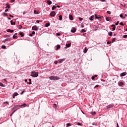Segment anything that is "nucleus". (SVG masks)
Instances as JSON below:
<instances>
[{
    "label": "nucleus",
    "mask_w": 127,
    "mask_h": 127,
    "mask_svg": "<svg viewBox=\"0 0 127 127\" xmlns=\"http://www.w3.org/2000/svg\"><path fill=\"white\" fill-rule=\"evenodd\" d=\"M123 38H127V35H125L123 36Z\"/></svg>",
    "instance_id": "38"
},
{
    "label": "nucleus",
    "mask_w": 127,
    "mask_h": 127,
    "mask_svg": "<svg viewBox=\"0 0 127 127\" xmlns=\"http://www.w3.org/2000/svg\"><path fill=\"white\" fill-rule=\"evenodd\" d=\"M13 30H10V32H11V33H12V32H13Z\"/></svg>",
    "instance_id": "56"
},
{
    "label": "nucleus",
    "mask_w": 127,
    "mask_h": 127,
    "mask_svg": "<svg viewBox=\"0 0 127 127\" xmlns=\"http://www.w3.org/2000/svg\"><path fill=\"white\" fill-rule=\"evenodd\" d=\"M28 84H29V85H31V81H29V82H28Z\"/></svg>",
    "instance_id": "62"
},
{
    "label": "nucleus",
    "mask_w": 127,
    "mask_h": 127,
    "mask_svg": "<svg viewBox=\"0 0 127 127\" xmlns=\"http://www.w3.org/2000/svg\"><path fill=\"white\" fill-rule=\"evenodd\" d=\"M57 35L58 36H60V35H61V34H60V33H57Z\"/></svg>",
    "instance_id": "43"
},
{
    "label": "nucleus",
    "mask_w": 127,
    "mask_h": 127,
    "mask_svg": "<svg viewBox=\"0 0 127 127\" xmlns=\"http://www.w3.org/2000/svg\"><path fill=\"white\" fill-rule=\"evenodd\" d=\"M59 20H62V15H60L59 16Z\"/></svg>",
    "instance_id": "31"
},
{
    "label": "nucleus",
    "mask_w": 127,
    "mask_h": 127,
    "mask_svg": "<svg viewBox=\"0 0 127 127\" xmlns=\"http://www.w3.org/2000/svg\"><path fill=\"white\" fill-rule=\"evenodd\" d=\"M10 23L11 25H15V23L14 22H13L12 20L10 21Z\"/></svg>",
    "instance_id": "20"
},
{
    "label": "nucleus",
    "mask_w": 127,
    "mask_h": 127,
    "mask_svg": "<svg viewBox=\"0 0 127 127\" xmlns=\"http://www.w3.org/2000/svg\"><path fill=\"white\" fill-rule=\"evenodd\" d=\"M126 75H127V72H124L120 74V76H121V77H124V76H126Z\"/></svg>",
    "instance_id": "8"
},
{
    "label": "nucleus",
    "mask_w": 127,
    "mask_h": 127,
    "mask_svg": "<svg viewBox=\"0 0 127 127\" xmlns=\"http://www.w3.org/2000/svg\"><path fill=\"white\" fill-rule=\"evenodd\" d=\"M50 15H51V16H52L53 17L56 15V12L54 11H53L51 12V13L50 14Z\"/></svg>",
    "instance_id": "5"
},
{
    "label": "nucleus",
    "mask_w": 127,
    "mask_h": 127,
    "mask_svg": "<svg viewBox=\"0 0 127 127\" xmlns=\"http://www.w3.org/2000/svg\"><path fill=\"white\" fill-rule=\"evenodd\" d=\"M6 41H10V38L5 39V40H4L3 41V42H4V43H5V42H6Z\"/></svg>",
    "instance_id": "10"
},
{
    "label": "nucleus",
    "mask_w": 127,
    "mask_h": 127,
    "mask_svg": "<svg viewBox=\"0 0 127 127\" xmlns=\"http://www.w3.org/2000/svg\"><path fill=\"white\" fill-rule=\"evenodd\" d=\"M3 14H4V15H6V16H7V13H3Z\"/></svg>",
    "instance_id": "54"
},
{
    "label": "nucleus",
    "mask_w": 127,
    "mask_h": 127,
    "mask_svg": "<svg viewBox=\"0 0 127 127\" xmlns=\"http://www.w3.org/2000/svg\"><path fill=\"white\" fill-rule=\"evenodd\" d=\"M21 28H22V26H21V25L18 26V29H21Z\"/></svg>",
    "instance_id": "35"
},
{
    "label": "nucleus",
    "mask_w": 127,
    "mask_h": 127,
    "mask_svg": "<svg viewBox=\"0 0 127 127\" xmlns=\"http://www.w3.org/2000/svg\"><path fill=\"white\" fill-rule=\"evenodd\" d=\"M108 35H109V36H113V32H110L108 33Z\"/></svg>",
    "instance_id": "22"
},
{
    "label": "nucleus",
    "mask_w": 127,
    "mask_h": 127,
    "mask_svg": "<svg viewBox=\"0 0 127 127\" xmlns=\"http://www.w3.org/2000/svg\"><path fill=\"white\" fill-rule=\"evenodd\" d=\"M3 104H7V105H9L8 102L6 101L3 103Z\"/></svg>",
    "instance_id": "46"
},
{
    "label": "nucleus",
    "mask_w": 127,
    "mask_h": 127,
    "mask_svg": "<svg viewBox=\"0 0 127 127\" xmlns=\"http://www.w3.org/2000/svg\"><path fill=\"white\" fill-rule=\"evenodd\" d=\"M65 61V59H61L59 61V63H62V62H63V61Z\"/></svg>",
    "instance_id": "16"
},
{
    "label": "nucleus",
    "mask_w": 127,
    "mask_h": 127,
    "mask_svg": "<svg viewBox=\"0 0 127 127\" xmlns=\"http://www.w3.org/2000/svg\"><path fill=\"white\" fill-rule=\"evenodd\" d=\"M23 93H24V91H22L21 93V95H23Z\"/></svg>",
    "instance_id": "58"
},
{
    "label": "nucleus",
    "mask_w": 127,
    "mask_h": 127,
    "mask_svg": "<svg viewBox=\"0 0 127 127\" xmlns=\"http://www.w3.org/2000/svg\"><path fill=\"white\" fill-rule=\"evenodd\" d=\"M47 3H48V4H49V5L52 4V1H50V0H47Z\"/></svg>",
    "instance_id": "14"
},
{
    "label": "nucleus",
    "mask_w": 127,
    "mask_h": 127,
    "mask_svg": "<svg viewBox=\"0 0 127 127\" xmlns=\"http://www.w3.org/2000/svg\"><path fill=\"white\" fill-rule=\"evenodd\" d=\"M77 125L78 126H82V124L80 123H77Z\"/></svg>",
    "instance_id": "48"
},
{
    "label": "nucleus",
    "mask_w": 127,
    "mask_h": 127,
    "mask_svg": "<svg viewBox=\"0 0 127 127\" xmlns=\"http://www.w3.org/2000/svg\"><path fill=\"white\" fill-rule=\"evenodd\" d=\"M92 80H95V76H93L91 77Z\"/></svg>",
    "instance_id": "47"
},
{
    "label": "nucleus",
    "mask_w": 127,
    "mask_h": 127,
    "mask_svg": "<svg viewBox=\"0 0 127 127\" xmlns=\"http://www.w3.org/2000/svg\"><path fill=\"white\" fill-rule=\"evenodd\" d=\"M71 46V43L66 44L65 47H64L65 49H67V48L70 47Z\"/></svg>",
    "instance_id": "6"
},
{
    "label": "nucleus",
    "mask_w": 127,
    "mask_h": 127,
    "mask_svg": "<svg viewBox=\"0 0 127 127\" xmlns=\"http://www.w3.org/2000/svg\"><path fill=\"white\" fill-rule=\"evenodd\" d=\"M120 25H124V23H123L122 22L120 23Z\"/></svg>",
    "instance_id": "51"
},
{
    "label": "nucleus",
    "mask_w": 127,
    "mask_h": 127,
    "mask_svg": "<svg viewBox=\"0 0 127 127\" xmlns=\"http://www.w3.org/2000/svg\"><path fill=\"white\" fill-rule=\"evenodd\" d=\"M31 76L32 77H38V73L35 72L34 71H32Z\"/></svg>",
    "instance_id": "2"
},
{
    "label": "nucleus",
    "mask_w": 127,
    "mask_h": 127,
    "mask_svg": "<svg viewBox=\"0 0 127 127\" xmlns=\"http://www.w3.org/2000/svg\"><path fill=\"white\" fill-rule=\"evenodd\" d=\"M9 16L10 17H13V16H12L11 14H10V15H9Z\"/></svg>",
    "instance_id": "57"
},
{
    "label": "nucleus",
    "mask_w": 127,
    "mask_h": 127,
    "mask_svg": "<svg viewBox=\"0 0 127 127\" xmlns=\"http://www.w3.org/2000/svg\"><path fill=\"white\" fill-rule=\"evenodd\" d=\"M66 126H67V127H71V123H67V124H66Z\"/></svg>",
    "instance_id": "33"
},
{
    "label": "nucleus",
    "mask_w": 127,
    "mask_h": 127,
    "mask_svg": "<svg viewBox=\"0 0 127 127\" xmlns=\"http://www.w3.org/2000/svg\"><path fill=\"white\" fill-rule=\"evenodd\" d=\"M1 48H2V49H6V47L5 46H4V45H2V46H1Z\"/></svg>",
    "instance_id": "25"
},
{
    "label": "nucleus",
    "mask_w": 127,
    "mask_h": 127,
    "mask_svg": "<svg viewBox=\"0 0 127 127\" xmlns=\"http://www.w3.org/2000/svg\"><path fill=\"white\" fill-rule=\"evenodd\" d=\"M7 32H10V29H8L6 30Z\"/></svg>",
    "instance_id": "49"
},
{
    "label": "nucleus",
    "mask_w": 127,
    "mask_h": 127,
    "mask_svg": "<svg viewBox=\"0 0 127 127\" xmlns=\"http://www.w3.org/2000/svg\"><path fill=\"white\" fill-rule=\"evenodd\" d=\"M119 23H120V21H118L117 23H116V25H119Z\"/></svg>",
    "instance_id": "39"
},
{
    "label": "nucleus",
    "mask_w": 127,
    "mask_h": 127,
    "mask_svg": "<svg viewBox=\"0 0 127 127\" xmlns=\"http://www.w3.org/2000/svg\"><path fill=\"white\" fill-rule=\"evenodd\" d=\"M99 87V85H96L95 86V88H98Z\"/></svg>",
    "instance_id": "55"
},
{
    "label": "nucleus",
    "mask_w": 127,
    "mask_h": 127,
    "mask_svg": "<svg viewBox=\"0 0 127 127\" xmlns=\"http://www.w3.org/2000/svg\"><path fill=\"white\" fill-rule=\"evenodd\" d=\"M16 96H18V93H17V92H15L13 95V99H14L15 98V97H16Z\"/></svg>",
    "instance_id": "9"
},
{
    "label": "nucleus",
    "mask_w": 127,
    "mask_h": 127,
    "mask_svg": "<svg viewBox=\"0 0 127 127\" xmlns=\"http://www.w3.org/2000/svg\"><path fill=\"white\" fill-rule=\"evenodd\" d=\"M114 107V105L113 104H110L107 106V109H110V108H113Z\"/></svg>",
    "instance_id": "11"
},
{
    "label": "nucleus",
    "mask_w": 127,
    "mask_h": 127,
    "mask_svg": "<svg viewBox=\"0 0 127 127\" xmlns=\"http://www.w3.org/2000/svg\"><path fill=\"white\" fill-rule=\"evenodd\" d=\"M50 80H52L53 81H57V80H60V77L58 76H51L49 77Z\"/></svg>",
    "instance_id": "1"
},
{
    "label": "nucleus",
    "mask_w": 127,
    "mask_h": 127,
    "mask_svg": "<svg viewBox=\"0 0 127 127\" xmlns=\"http://www.w3.org/2000/svg\"><path fill=\"white\" fill-rule=\"evenodd\" d=\"M39 28V27H37V26L35 25L32 27V30L37 31V30H38Z\"/></svg>",
    "instance_id": "4"
},
{
    "label": "nucleus",
    "mask_w": 127,
    "mask_h": 127,
    "mask_svg": "<svg viewBox=\"0 0 127 127\" xmlns=\"http://www.w3.org/2000/svg\"><path fill=\"white\" fill-rule=\"evenodd\" d=\"M55 8H56V6H55V5H54V6L52 7V10H54V9H55Z\"/></svg>",
    "instance_id": "27"
},
{
    "label": "nucleus",
    "mask_w": 127,
    "mask_h": 127,
    "mask_svg": "<svg viewBox=\"0 0 127 127\" xmlns=\"http://www.w3.org/2000/svg\"><path fill=\"white\" fill-rule=\"evenodd\" d=\"M95 18H96L97 19H100V18H101V16L97 15L96 14H95Z\"/></svg>",
    "instance_id": "12"
},
{
    "label": "nucleus",
    "mask_w": 127,
    "mask_h": 127,
    "mask_svg": "<svg viewBox=\"0 0 127 127\" xmlns=\"http://www.w3.org/2000/svg\"><path fill=\"white\" fill-rule=\"evenodd\" d=\"M15 0H11V2H14Z\"/></svg>",
    "instance_id": "59"
},
{
    "label": "nucleus",
    "mask_w": 127,
    "mask_h": 127,
    "mask_svg": "<svg viewBox=\"0 0 127 127\" xmlns=\"http://www.w3.org/2000/svg\"><path fill=\"white\" fill-rule=\"evenodd\" d=\"M26 105V104L24 103L23 104H22V105H20L21 107H25Z\"/></svg>",
    "instance_id": "34"
},
{
    "label": "nucleus",
    "mask_w": 127,
    "mask_h": 127,
    "mask_svg": "<svg viewBox=\"0 0 127 127\" xmlns=\"http://www.w3.org/2000/svg\"><path fill=\"white\" fill-rule=\"evenodd\" d=\"M97 123H92V126H97Z\"/></svg>",
    "instance_id": "40"
},
{
    "label": "nucleus",
    "mask_w": 127,
    "mask_h": 127,
    "mask_svg": "<svg viewBox=\"0 0 127 127\" xmlns=\"http://www.w3.org/2000/svg\"><path fill=\"white\" fill-rule=\"evenodd\" d=\"M7 11H8V9H6L5 10V12H6Z\"/></svg>",
    "instance_id": "60"
},
{
    "label": "nucleus",
    "mask_w": 127,
    "mask_h": 127,
    "mask_svg": "<svg viewBox=\"0 0 127 127\" xmlns=\"http://www.w3.org/2000/svg\"><path fill=\"white\" fill-rule=\"evenodd\" d=\"M91 114H92V115L94 116V115H96V114H97L96 113V112H91Z\"/></svg>",
    "instance_id": "37"
},
{
    "label": "nucleus",
    "mask_w": 127,
    "mask_h": 127,
    "mask_svg": "<svg viewBox=\"0 0 127 127\" xmlns=\"http://www.w3.org/2000/svg\"><path fill=\"white\" fill-rule=\"evenodd\" d=\"M53 107L54 109H56V108H57V105H56V104H54Z\"/></svg>",
    "instance_id": "23"
},
{
    "label": "nucleus",
    "mask_w": 127,
    "mask_h": 127,
    "mask_svg": "<svg viewBox=\"0 0 127 127\" xmlns=\"http://www.w3.org/2000/svg\"><path fill=\"white\" fill-rule=\"evenodd\" d=\"M115 41H116V38H114V39L112 40V43L115 42Z\"/></svg>",
    "instance_id": "32"
},
{
    "label": "nucleus",
    "mask_w": 127,
    "mask_h": 127,
    "mask_svg": "<svg viewBox=\"0 0 127 127\" xmlns=\"http://www.w3.org/2000/svg\"><path fill=\"white\" fill-rule=\"evenodd\" d=\"M21 106H20V105H16V106H15L13 108H12V110H15L12 113V114H11V116L12 115H13V113H15L16 111V110H17V109H18L19 107H20ZM15 109H16V110H15Z\"/></svg>",
    "instance_id": "3"
},
{
    "label": "nucleus",
    "mask_w": 127,
    "mask_h": 127,
    "mask_svg": "<svg viewBox=\"0 0 127 127\" xmlns=\"http://www.w3.org/2000/svg\"><path fill=\"white\" fill-rule=\"evenodd\" d=\"M87 51H88V49L85 48L83 52H84V53H87Z\"/></svg>",
    "instance_id": "26"
},
{
    "label": "nucleus",
    "mask_w": 127,
    "mask_h": 127,
    "mask_svg": "<svg viewBox=\"0 0 127 127\" xmlns=\"http://www.w3.org/2000/svg\"><path fill=\"white\" fill-rule=\"evenodd\" d=\"M50 26V23H46L45 24V27H48V26Z\"/></svg>",
    "instance_id": "17"
},
{
    "label": "nucleus",
    "mask_w": 127,
    "mask_h": 127,
    "mask_svg": "<svg viewBox=\"0 0 127 127\" xmlns=\"http://www.w3.org/2000/svg\"><path fill=\"white\" fill-rule=\"evenodd\" d=\"M61 47L60 46V45H57V49H56V50H58V49H60Z\"/></svg>",
    "instance_id": "19"
},
{
    "label": "nucleus",
    "mask_w": 127,
    "mask_h": 127,
    "mask_svg": "<svg viewBox=\"0 0 127 127\" xmlns=\"http://www.w3.org/2000/svg\"><path fill=\"white\" fill-rule=\"evenodd\" d=\"M69 18L70 19V20H73V16H72V15H69Z\"/></svg>",
    "instance_id": "15"
},
{
    "label": "nucleus",
    "mask_w": 127,
    "mask_h": 127,
    "mask_svg": "<svg viewBox=\"0 0 127 127\" xmlns=\"http://www.w3.org/2000/svg\"><path fill=\"white\" fill-rule=\"evenodd\" d=\"M94 17H95V16L94 15L91 16L89 18L90 20H91V21H93V20H94Z\"/></svg>",
    "instance_id": "13"
},
{
    "label": "nucleus",
    "mask_w": 127,
    "mask_h": 127,
    "mask_svg": "<svg viewBox=\"0 0 127 127\" xmlns=\"http://www.w3.org/2000/svg\"><path fill=\"white\" fill-rule=\"evenodd\" d=\"M71 32L72 33H75V32H76V28H72L71 30Z\"/></svg>",
    "instance_id": "7"
},
{
    "label": "nucleus",
    "mask_w": 127,
    "mask_h": 127,
    "mask_svg": "<svg viewBox=\"0 0 127 127\" xmlns=\"http://www.w3.org/2000/svg\"><path fill=\"white\" fill-rule=\"evenodd\" d=\"M0 86L1 87H4V84H3L2 83L0 82Z\"/></svg>",
    "instance_id": "30"
},
{
    "label": "nucleus",
    "mask_w": 127,
    "mask_h": 127,
    "mask_svg": "<svg viewBox=\"0 0 127 127\" xmlns=\"http://www.w3.org/2000/svg\"><path fill=\"white\" fill-rule=\"evenodd\" d=\"M107 13H108V14H111V11H107Z\"/></svg>",
    "instance_id": "50"
},
{
    "label": "nucleus",
    "mask_w": 127,
    "mask_h": 127,
    "mask_svg": "<svg viewBox=\"0 0 127 127\" xmlns=\"http://www.w3.org/2000/svg\"><path fill=\"white\" fill-rule=\"evenodd\" d=\"M112 29H113V30H116V27H113Z\"/></svg>",
    "instance_id": "52"
},
{
    "label": "nucleus",
    "mask_w": 127,
    "mask_h": 127,
    "mask_svg": "<svg viewBox=\"0 0 127 127\" xmlns=\"http://www.w3.org/2000/svg\"><path fill=\"white\" fill-rule=\"evenodd\" d=\"M119 85L120 86H123V85H124V83L123 82H121L119 83Z\"/></svg>",
    "instance_id": "28"
},
{
    "label": "nucleus",
    "mask_w": 127,
    "mask_h": 127,
    "mask_svg": "<svg viewBox=\"0 0 127 127\" xmlns=\"http://www.w3.org/2000/svg\"><path fill=\"white\" fill-rule=\"evenodd\" d=\"M32 34H35V31H33L32 33Z\"/></svg>",
    "instance_id": "61"
},
{
    "label": "nucleus",
    "mask_w": 127,
    "mask_h": 127,
    "mask_svg": "<svg viewBox=\"0 0 127 127\" xmlns=\"http://www.w3.org/2000/svg\"><path fill=\"white\" fill-rule=\"evenodd\" d=\"M79 19L80 21H82V20H83V18L79 17Z\"/></svg>",
    "instance_id": "42"
},
{
    "label": "nucleus",
    "mask_w": 127,
    "mask_h": 127,
    "mask_svg": "<svg viewBox=\"0 0 127 127\" xmlns=\"http://www.w3.org/2000/svg\"><path fill=\"white\" fill-rule=\"evenodd\" d=\"M112 43V42H110V41H108L107 42V44L109 45V44H111Z\"/></svg>",
    "instance_id": "45"
},
{
    "label": "nucleus",
    "mask_w": 127,
    "mask_h": 127,
    "mask_svg": "<svg viewBox=\"0 0 127 127\" xmlns=\"http://www.w3.org/2000/svg\"><path fill=\"white\" fill-rule=\"evenodd\" d=\"M54 63H55V64H56H56H57L58 63V62L55 61V62H54Z\"/></svg>",
    "instance_id": "53"
},
{
    "label": "nucleus",
    "mask_w": 127,
    "mask_h": 127,
    "mask_svg": "<svg viewBox=\"0 0 127 127\" xmlns=\"http://www.w3.org/2000/svg\"><path fill=\"white\" fill-rule=\"evenodd\" d=\"M36 22H37V23H39V20H37L36 21Z\"/></svg>",
    "instance_id": "63"
},
{
    "label": "nucleus",
    "mask_w": 127,
    "mask_h": 127,
    "mask_svg": "<svg viewBox=\"0 0 127 127\" xmlns=\"http://www.w3.org/2000/svg\"><path fill=\"white\" fill-rule=\"evenodd\" d=\"M117 127H119V124H117Z\"/></svg>",
    "instance_id": "64"
},
{
    "label": "nucleus",
    "mask_w": 127,
    "mask_h": 127,
    "mask_svg": "<svg viewBox=\"0 0 127 127\" xmlns=\"http://www.w3.org/2000/svg\"><path fill=\"white\" fill-rule=\"evenodd\" d=\"M110 18H111V17H107L106 18V20H107V21H110Z\"/></svg>",
    "instance_id": "21"
},
{
    "label": "nucleus",
    "mask_w": 127,
    "mask_h": 127,
    "mask_svg": "<svg viewBox=\"0 0 127 127\" xmlns=\"http://www.w3.org/2000/svg\"><path fill=\"white\" fill-rule=\"evenodd\" d=\"M19 34H20V35H21V36L22 37H23V36H24V34H23V32H20L19 33Z\"/></svg>",
    "instance_id": "18"
},
{
    "label": "nucleus",
    "mask_w": 127,
    "mask_h": 127,
    "mask_svg": "<svg viewBox=\"0 0 127 127\" xmlns=\"http://www.w3.org/2000/svg\"><path fill=\"white\" fill-rule=\"evenodd\" d=\"M80 32H81V33H82V32H86V30H85L84 29H82L81 30Z\"/></svg>",
    "instance_id": "24"
},
{
    "label": "nucleus",
    "mask_w": 127,
    "mask_h": 127,
    "mask_svg": "<svg viewBox=\"0 0 127 127\" xmlns=\"http://www.w3.org/2000/svg\"><path fill=\"white\" fill-rule=\"evenodd\" d=\"M10 7V6L9 5H7V6L5 7V8H9Z\"/></svg>",
    "instance_id": "41"
},
{
    "label": "nucleus",
    "mask_w": 127,
    "mask_h": 127,
    "mask_svg": "<svg viewBox=\"0 0 127 127\" xmlns=\"http://www.w3.org/2000/svg\"><path fill=\"white\" fill-rule=\"evenodd\" d=\"M17 37V36H15V35H14L13 36V38L14 39H15V38H16Z\"/></svg>",
    "instance_id": "36"
},
{
    "label": "nucleus",
    "mask_w": 127,
    "mask_h": 127,
    "mask_svg": "<svg viewBox=\"0 0 127 127\" xmlns=\"http://www.w3.org/2000/svg\"><path fill=\"white\" fill-rule=\"evenodd\" d=\"M120 16V17H121L123 19L125 18V17L123 16V14H121Z\"/></svg>",
    "instance_id": "29"
},
{
    "label": "nucleus",
    "mask_w": 127,
    "mask_h": 127,
    "mask_svg": "<svg viewBox=\"0 0 127 127\" xmlns=\"http://www.w3.org/2000/svg\"><path fill=\"white\" fill-rule=\"evenodd\" d=\"M111 26H112V27H113V28L116 27V25H115V24H112V25H111Z\"/></svg>",
    "instance_id": "44"
}]
</instances>
